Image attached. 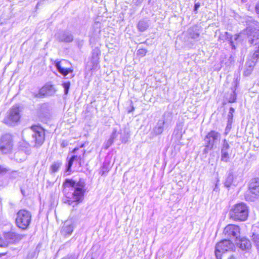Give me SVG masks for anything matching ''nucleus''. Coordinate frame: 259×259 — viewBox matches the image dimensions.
Here are the masks:
<instances>
[{
  "instance_id": "f257e3e1",
  "label": "nucleus",
  "mask_w": 259,
  "mask_h": 259,
  "mask_svg": "<svg viewBox=\"0 0 259 259\" xmlns=\"http://www.w3.org/2000/svg\"><path fill=\"white\" fill-rule=\"evenodd\" d=\"M62 192L65 197L64 203L72 205L82 203L87 191L86 183L84 179H79L76 182L73 179L67 178L63 182Z\"/></svg>"
},
{
  "instance_id": "f03ea898",
  "label": "nucleus",
  "mask_w": 259,
  "mask_h": 259,
  "mask_svg": "<svg viewBox=\"0 0 259 259\" xmlns=\"http://www.w3.org/2000/svg\"><path fill=\"white\" fill-rule=\"evenodd\" d=\"M249 208L245 203L239 202L234 204L229 210L230 219L235 222H244L249 217Z\"/></svg>"
},
{
  "instance_id": "7ed1b4c3",
  "label": "nucleus",
  "mask_w": 259,
  "mask_h": 259,
  "mask_svg": "<svg viewBox=\"0 0 259 259\" xmlns=\"http://www.w3.org/2000/svg\"><path fill=\"white\" fill-rule=\"evenodd\" d=\"M22 112V108L20 105H13L7 112L3 119V123L8 126L18 124L21 121Z\"/></svg>"
},
{
  "instance_id": "20e7f679",
  "label": "nucleus",
  "mask_w": 259,
  "mask_h": 259,
  "mask_svg": "<svg viewBox=\"0 0 259 259\" xmlns=\"http://www.w3.org/2000/svg\"><path fill=\"white\" fill-rule=\"evenodd\" d=\"M32 221L31 213L26 209H20L16 214L15 223L20 229L25 230L29 228Z\"/></svg>"
},
{
  "instance_id": "39448f33",
  "label": "nucleus",
  "mask_w": 259,
  "mask_h": 259,
  "mask_svg": "<svg viewBox=\"0 0 259 259\" xmlns=\"http://www.w3.org/2000/svg\"><path fill=\"white\" fill-rule=\"evenodd\" d=\"M32 131L34 147L38 148L41 146L46 140V130L38 124H33L30 126Z\"/></svg>"
},
{
  "instance_id": "423d86ee",
  "label": "nucleus",
  "mask_w": 259,
  "mask_h": 259,
  "mask_svg": "<svg viewBox=\"0 0 259 259\" xmlns=\"http://www.w3.org/2000/svg\"><path fill=\"white\" fill-rule=\"evenodd\" d=\"M235 244L229 239H223L218 242L215 247L214 255L217 259H223V254L231 251L235 248Z\"/></svg>"
},
{
  "instance_id": "0eeeda50",
  "label": "nucleus",
  "mask_w": 259,
  "mask_h": 259,
  "mask_svg": "<svg viewBox=\"0 0 259 259\" xmlns=\"http://www.w3.org/2000/svg\"><path fill=\"white\" fill-rule=\"evenodd\" d=\"M14 147V137L10 134H5L0 137V151L3 154L12 153Z\"/></svg>"
},
{
  "instance_id": "6e6552de",
  "label": "nucleus",
  "mask_w": 259,
  "mask_h": 259,
  "mask_svg": "<svg viewBox=\"0 0 259 259\" xmlns=\"http://www.w3.org/2000/svg\"><path fill=\"white\" fill-rule=\"evenodd\" d=\"M22 237L21 236L13 231H7L2 234L0 240V247H6L10 244H16L18 242Z\"/></svg>"
},
{
  "instance_id": "1a4fd4ad",
  "label": "nucleus",
  "mask_w": 259,
  "mask_h": 259,
  "mask_svg": "<svg viewBox=\"0 0 259 259\" xmlns=\"http://www.w3.org/2000/svg\"><path fill=\"white\" fill-rule=\"evenodd\" d=\"M220 134L214 130H211L206 135L204 138L205 143L204 153H207L213 148L214 143L218 140Z\"/></svg>"
},
{
  "instance_id": "9d476101",
  "label": "nucleus",
  "mask_w": 259,
  "mask_h": 259,
  "mask_svg": "<svg viewBox=\"0 0 259 259\" xmlns=\"http://www.w3.org/2000/svg\"><path fill=\"white\" fill-rule=\"evenodd\" d=\"M223 234L227 238L238 239L240 236V228L235 224H228L224 229Z\"/></svg>"
},
{
  "instance_id": "9b49d317",
  "label": "nucleus",
  "mask_w": 259,
  "mask_h": 259,
  "mask_svg": "<svg viewBox=\"0 0 259 259\" xmlns=\"http://www.w3.org/2000/svg\"><path fill=\"white\" fill-rule=\"evenodd\" d=\"M56 91L57 90L54 84L47 83L39 89L35 96L38 98H44L55 94Z\"/></svg>"
},
{
  "instance_id": "f8f14e48",
  "label": "nucleus",
  "mask_w": 259,
  "mask_h": 259,
  "mask_svg": "<svg viewBox=\"0 0 259 259\" xmlns=\"http://www.w3.org/2000/svg\"><path fill=\"white\" fill-rule=\"evenodd\" d=\"M235 241L237 245L243 250L247 251L251 248L250 241L245 237L240 238L239 236Z\"/></svg>"
},
{
  "instance_id": "ddd939ff",
  "label": "nucleus",
  "mask_w": 259,
  "mask_h": 259,
  "mask_svg": "<svg viewBox=\"0 0 259 259\" xmlns=\"http://www.w3.org/2000/svg\"><path fill=\"white\" fill-rule=\"evenodd\" d=\"M249 190L251 193L259 197V179L252 180L249 184Z\"/></svg>"
},
{
  "instance_id": "4468645a",
  "label": "nucleus",
  "mask_w": 259,
  "mask_h": 259,
  "mask_svg": "<svg viewBox=\"0 0 259 259\" xmlns=\"http://www.w3.org/2000/svg\"><path fill=\"white\" fill-rule=\"evenodd\" d=\"M55 64L59 72L64 76L67 75L70 73H72L73 71V69L72 68H64L62 67L61 65V61H57Z\"/></svg>"
},
{
  "instance_id": "2eb2a0df",
  "label": "nucleus",
  "mask_w": 259,
  "mask_h": 259,
  "mask_svg": "<svg viewBox=\"0 0 259 259\" xmlns=\"http://www.w3.org/2000/svg\"><path fill=\"white\" fill-rule=\"evenodd\" d=\"M82 157L80 155H73L69 159L67 165V171H70L71 168L72 166L73 161L75 160L78 161L79 165H81V161H82Z\"/></svg>"
},
{
  "instance_id": "dca6fc26",
  "label": "nucleus",
  "mask_w": 259,
  "mask_h": 259,
  "mask_svg": "<svg viewBox=\"0 0 259 259\" xmlns=\"http://www.w3.org/2000/svg\"><path fill=\"white\" fill-rule=\"evenodd\" d=\"M73 231V226L72 224H64L62 227L61 232L62 234L66 237L70 235Z\"/></svg>"
},
{
  "instance_id": "f3484780",
  "label": "nucleus",
  "mask_w": 259,
  "mask_h": 259,
  "mask_svg": "<svg viewBox=\"0 0 259 259\" xmlns=\"http://www.w3.org/2000/svg\"><path fill=\"white\" fill-rule=\"evenodd\" d=\"M148 27L147 23L144 20L139 21L137 24V27L140 31H145L147 29Z\"/></svg>"
},
{
  "instance_id": "a211bd4d",
  "label": "nucleus",
  "mask_w": 259,
  "mask_h": 259,
  "mask_svg": "<svg viewBox=\"0 0 259 259\" xmlns=\"http://www.w3.org/2000/svg\"><path fill=\"white\" fill-rule=\"evenodd\" d=\"M61 165V163H54L51 165V168L53 172L58 171Z\"/></svg>"
},
{
  "instance_id": "6ab92c4d",
  "label": "nucleus",
  "mask_w": 259,
  "mask_h": 259,
  "mask_svg": "<svg viewBox=\"0 0 259 259\" xmlns=\"http://www.w3.org/2000/svg\"><path fill=\"white\" fill-rule=\"evenodd\" d=\"M147 52V50L144 48L139 49L137 51V55L140 57H144Z\"/></svg>"
},
{
  "instance_id": "aec40b11",
  "label": "nucleus",
  "mask_w": 259,
  "mask_h": 259,
  "mask_svg": "<svg viewBox=\"0 0 259 259\" xmlns=\"http://www.w3.org/2000/svg\"><path fill=\"white\" fill-rule=\"evenodd\" d=\"M62 85L65 90V94L67 95L69 92V90L70 86V81H67L65 82H64L62 84Z\"/></svg>"
},
{
  "instance_id": "412c9836",
  "label": "nucleus",
  "mask_w": 259,
  "mask_h": 259,
  "mask_svg": "<svg viewBox=\"0 0 259 259\" xmlns=\"http://www.w3.org/2000/svg\"><path fill=\"white\" fill-rule=\"evenodd\" d=\"M237 100V95L236 93L234 92L231 95L228 100V102L229 103H234Z\"/></svg>"
},
{
  "instance_id": "4be33fe9",
  "label": "nucleus",
  "mask_w": 259,
  "mask_h": 259,
  "mask_svg": "<svg viewBox=\"0 0 259 259\" xmlns=\"http://www.w3.org/2000/svg\"><path fill=\"white\" fill-rule=\"evenodd\" d=\"M229 158V153L227 152H222L221 160L223 161L227 162L228 161Z\"/></svg>"
},
{
  "instance_id": "5701e85b",
  "label": "nucleus",
  "mask_w": 259,
  "mask_h": 259,
  "mask_svg": "<svg viewBox=\"0 0 259 259\" xmlns=\"http://www.w3.org/2000/svg\"><path fill=\"white\" fill-rule=\"evenodd\" d=\"M235 112V109L233 107H231L229 110V113L228 115L229 121L232 122L233 118V114Z\"/></svg>"
},
{
  "instance_id": "b1692460",
  "label": "nucleus",
  "mask_w": 259,
  "mask_h": 259,
  "mask_svg": "<svg viewBox=\"0 0 259 259\" xmlns=\"http://www.w3.org/2000/svg\"><path fill=\"white\" fill-rule=\"evenodd\" d=\"M227 259H240L238 253H233L228 256Z\"/></svg>"
},
{
  "instance_id": "393cba45",
  "label": "nucleus",
  "mask_w": 259,
  "mask_h": 259,
  "mask_svg": "<svg viewBox=\"0 0 259 259\" xmlns=\"http://www.w3.org/2000/svg\"><path fill=\"white\" fill-rule=\"evenodd\" d=\"M9 169L5 167L3 165H0V174H5L8 172Z\"/></svg>"
},
{
  "instance_id": "a878e982",
  "label": "nucleus",
  "mask_w": 259,
  "mask_h": 259,
  "mask_svg": "<svg viewBox=\"0 0 259 259\" xmlns=\"http://www.w3.org/2000/svg\"><path fill=\"white\" fill-rule=\"evenodd\" d=\"M100 55V51L99 49H97L96 51H94L93 52V57H98Z\"/></svg>"
},
{
  "instance_id": "bb28decb",
  "label": "nucleus",
  "mask_w": 259,
  "mask_h": 259,
  "mask_svg": "<svg viewBox=\"0 0 259 259\" xmlns=\"http://www.w3.org/2000/svg\"><path fill=\"white\" fill-rule=\"evenodd\" d=\"M252 57L253 59H259V50H256L253 53Z\"/></svg>"
},
{
  "instance_id": "cd10ccee",
  "label": "nucleus",
  "mask_w": 259,
  "mask_h": 259,
  "mask_svg": "<svg viewBox=\"0 0 259 259\" xmlns=\"http://www.w3.org/2000/svg\"><path fill=\"white\" fill-rule=\"evenodd\" d=\"M109 170L104 166L102 167V169L100 171V174L101 175H104L106 172H108Z\"/></svg>"
},
{
  "instance_id": "c85d7f7f",
  "label": "nucleus",
  "mask_w": 259,
  "mask_h": 259,
  "mask_svg": "<svg viewBox=\"0 0 259 259\" xmlns=\"http://www.w3.org/2000/svg\"><path fill=\"white\" fill-rule=\"evenodd\" d=\"M255 9L257 14L259 15V2L256 5Z\"/></svg>"
},
{
  "instance_id": "c756f323",
  "label": "nucleus",
  "mask_w": 259,
  "mask_h": 259,
  "mask_svg": "<svg viewBox=\"0 0 259 259\" xmlns=\"http://www.w3.org/2000/svg\"><path fill=\"white\" fill-rule=\"evenodd\" d=\"M199 7H200V4H198V3L195 4V6H194V10L195 11H197V9H198V8Z\"/></svg>"
},
{
  "instance_id": "7c9ffc66",
  "label": "nucleus",
  "mask_w": 259,
  "mask_h": 259,
  "mask_svg": "<svg viewBox=\"0 0 259 259\" xmlns=\"http://www.w3.org/2000/svg\"><path fill=\"white\" fill-rule=\"evenodd\" d=\"M79 147H76V148H75L73 149L72 152L73 153H75L77 151H78L79 150Z\"/></svg>"
},
{
  "instance_id": "2f4dec72",
  "label": "nucleus",
  "mask_w": 259,
  "mask_h": 259,
  "mask_svg": "<svg viewBox=\"0 0 259 259\" xmlns=\"http://www.w3.org/2000/svg\"><path fill=\"white\" fill-rule=\"evenodd\" d=\"M81 152V153H82V155H84V154L85 153V150H82Z\"/></svg>"
},
{
  "instance_id": "473e14b6",
  "label": "nucleus",
  "mask_w": 259,
  "mask_h": 259,
  "mask_svg": "<svg viewBox=\"0 0 259 259\" xmlns=\"http://www.w3.org/2000/svg\"><path fill=\"white\" fill-rule=\"evenodd\" d=\"M225 147H226V149H228V148H229V145L228 143H227V144L225 145Z\"/></svg>"
},
{
  "instance_id": "72a5a7b5",
  "label": "nucleus",
  "mask_w": 259,
  "mask_h": 259,
  "mask_svg": "<svg viewBox=\"0 0 259 259\" xmlns=\"http://www.w3.org/2000/svg\"><path fill=\"white\" fill-rule=\"evenodd\" d=\"M84 146V144H82L80 146V147H83Z\"/></svg>"
},
{
  "instance_id": "f704fd0d",
  "label": "nucleus",
  "mask_w": 259,
  "mask_h": 259,
  "mask_svg": "<svg viewBox=\"0 0 259 259\" xmlns=\"http://www.w3.org/2000/svg\"><path fill=\"white\" fill-rule=\"evenodd\" d=\"M5 254H6V253H3L1 254H0V256H1V255H5Z\"/></svg>"
}]
</instances>
